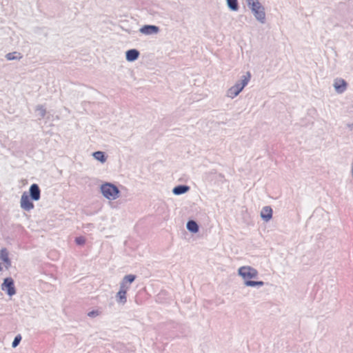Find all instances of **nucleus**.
I'll return each instance as SVG.
<instances>
[{
  "instance_id": "obj_18",
  "label": "nucleus",
  "mask_w": 353,
  "mask_h": 353,
  "mask_svg": "<svg viewBox=\"0 0 353 353\" xmlns=\"http://www.w3.org/2000/svg\"><path fill=\"white\" fill-rule=\"evenodd\" d=\"M6 58L7 60L12 61V60H20L22 58V55L21 53L18 52H9L6 55Z\"/></svg>"
},
{
  "instance_id": "obj_13",
  "label": "nucleus",
  "mask_w": 353,
  "mask_h": 353,
  "mask_svg": "<svg viewBox=\"0 0 353 353\" xmlns=\"http://www.w3.org/2000/svg\"><path fill=\"white\" fill-rule=\"evenodd\" d=\"M140 53L136 49H131L125 52V58L128 61H134L139 58Z\"/></svg>"
},
{
  "instance_id": "obj_23",
  "label": "nucleus",
  "mask_w": 353,
  "mask_h": 353,
  "mask_svg": "<svg viewBox=\"0 0 353 353\" xmlns=\"http://www.w3.org/2000/svg\"><path fill=\"white\" fill-rule=\"evenodd\" d=\"M248 6L259 1L258 0H245Z\"/></svg>"
},
{
  "instance_id": "obj_8",
  "label": "nucleus",
  "mask_w": 353,
  "mask_h": 353,
  "mask_svg": "<svg viewBox=\"0 0 353 353\" xmlns=\"http://www.w3.org/2000/svg\"><path fill=\"white\" fill-rule=\"evenodd\" d=\"M333 86L336 93L342 94L347 90V83L344 79L337 78L334 80Z\"/></svg>"
},
{
  "instance_id": "obj_7",
  "label": "nucleus",
  "mask_w": 353,
  "mask_h": 353,
  "mask_svg": "<svg viewBox=\"0 0 353 353\" xmlns=\"http://www.w3.org/2000/svg\"><path fill=\"white\" fill-rule=\"evenodd\" d=\"M20 206L22 209L26 211L32 210L34 207L32 202H31L30 196L27 192H23L21 197Z\"/></svg>"
},
{
  "instance_id": "obj_6",
  "label": "nucleus",
  "mask_w": 353,
  "mask_h": 353,
  "mask_svg": "<svg viewBox=\"0 0 353 353\" xmlns=\"http://www.w3.org/2000/svg\"><path fill=\"white\" fill-rule=\"evenodd\" d=\"M1 288V290L3 291H6L10 296H12L16 294L14 280L11 277H7L4 279Z\"/></svg>"
},
{
  "instance_id": "obj_21",
  "label": "nucleus",
  "mask_w": 353,
  "mask_h": 353,
  "mask_svg": "<svg viewBox=\"0 0 353 353\" xmlns=\"http://www.w3.org/2000/svg\"><path fill=\"white\" fill-rule=\"evenodd\" d=\"M99 315V312L98 310H92L88 313V316L92 318L96 317Z\"/></svg>"
},
{
  "instance_id": "obj_5",
  "label": "nucleus",
  "mask_w": 353,
  "mask_h": 353,
  "mask_svg": "<svg viewBox=\"0 0 353 353\" xmlns=\"http://www.w3.org/2000/svg\"><path fill=\"white\" fill-rule=\"evenodd\" d=\"M249 8L252 10L254 17L257 21L261 23H264L265 21V12L263 6L259 1L248 6Z\"/></svg>"
},
{
  "instance_id": "obj_3",
  "label": "nucleus",
  "mask_w": 353,
  "mask_h": 353,
  "mask_svg": "<svg viewBox=\"0 0 353 353\" xmlns=\"http://www.w3.org/2000/svg\"><path fill=\"white\" fill-rule=\"evenodd\" d=\"M251 79V74L247 72L245 74L241 77V79L235 83L234 85L230 87L226 91V97L230 99H234L237 97L243 88L248 84Z\"/></svg>"
},
{
  "instance_id": "obj_20",
  "label": "nucleus",
  "mask_w": 353,
  "mask_h": 353,
  "mask_svg": "<svg viewBox=\"0 0 353 353\" xmlns=\"http://www.w3.org/2000/svg\"><path fill=\"white\" fill-rule=\"evenodd\" d=\"M21 337L20 335L17 336L12 341V346L16 347L20 343Z\"/></svg>"
},
{
  "instance_id": "obj_19",
  "label": "nucleus",
  "mask_w": 353,
  "mask_h": 353,
  "mask_svg": "<svg viewBox=\"0 0 353 353\" xmlns=\"http://www.w3.org/2000/svg\"><path fill=\"white\" fill-rule=\"evenodd\" d=\"M35 110L38 112V115L40 117V119H43L46 114V108L41 105H38L36 107Z\"/></svg>"
},
{
  "instance_id": "obj_16",
  "label": "nucleus",
  "mask_w": 353,
  "mask_h": 353,
  "mask_svg": "<svg viewBox=\"0 0 353 353\" xmlns=\"http://www.w3.org/2000/svg\"><path fill=\"white\" fill-rule=\"evenodd\" d=\"M186 227L191 232L196 233L199 231V225L196 222L193 220L188 221Z\"/></svg>"
},
{
  "instance_id": "obj_17",
  "label": "nucleus",
  "mask_w": 353,
  "mask_h": 353,
  "mask_svg": "<svg viewBox=\"0 0 353 353\" xmlns=\"http://www.w3.org/2000/svg\"><path fill=\"white\" fill-rule=\"evenodd\" d=\"M226 4L231 11L236 12L239 10V3L237 0H226Z\"/></svg>"
},
{
  "instance_id": "obj_10",
  "label": "nucleus",
  "mask_w": 353,
  "mask_h": 353,
  "mask_svg": "<svg viewBox=\"0 0 353 353\" xmlns=\"http://www.w3.org/2000/svg\"><path fill=\"white\" fill-rule=\"evenodd\" d=\"M30 196L34 201H39L41 196V190L37 184H32L30 187Z\"/></svg>"
},
{
  "instance_id": "obj_2",
  "label": "nucleus",
  "mask_w": 353,
  "mask_h": 353,
  "mask_svg": "<svg viewBox=\"0 0 353 353\" xmlns=\"http://www.w3.org/2000/svg\"><path fill=\"white\" fill-rule=\"evenodd\" d=\"M136 279L134 274L125 275L121 280L119 284V290L116 294V301L118 304L124 305L127 302L126 294L128 290L130 288V285Z\"/></svg>"
},
{
  "instance_id": "obj_4",
  "label": "nucleus",
  "mask_w": 353,
  "mask_h": 353,
  "mask_svg": "<svg viewBox=\"0 0 353 353\" xmlns=\"http://www.w3.org/2000/svg\"><path fill=\"white\" fill-rule=\"evenodd\" d=\"M100 192L103 196L108 200L114 201L120 196L119 188L112 183L105 182L101 185Z\"/></svg>"
},
{
  "instance_id": "obj_11",
  "label": "nucleus",
  "mask_w": 353,
  "mask_h": 353,
  "mask_svg": "<svg viewBox=\"0 0 353 353\" xmlns=\"http://www.w3.org/2000/svg\"><path fill=\"white\" fill-rule=\"evenodd\" d=\"M0 259L5 263L6 269H9L11 266V261L9 259V253L6 248H2L0 251Z\"/></svg>"
},
{
  "instance_id": "obj_1",
  "label": "nucleus",
  "mask_w": 353,
  "mask_h": 353,
  "mask_svg": "<svg viewBox=\"0 0 353 353\" xmlns=\"http://www.w3.org/2000/svg\"><path fill=\"white\" fill-rule=\"evenodd\" d=\"M238 275L243 280V283L247 287L261 288L264 285V282L259 281H252L258 278L259 272L250 265H243L237 270Z\"/></svg>"
},
{
  "instance_id": "obj_14",
  "label": "nucleus",
  "mask_w": 353,
  "mask_h": 353,
  "mask_svg": "<svg viewBox=\"0 0 353 353\" xmlns=\"http://www.w3.org/2000/svg\"><path fill=\"white\" fill-rule=\"evenodd\" d=\"M190 190V187L185 185H180L174 187L172 192L175 195H180L186 193Z\"/></svg>"
},
{
  "instance_id": "obj_9",
  "label": "nucleus",
  "mask_w": 353,
  "mask_h": 353,
  "mask_svg": "<svg viewBox=\"0 0 353 353\" xmlns=\"http://www.w3.org/2000/svg\"><path fill=\"white\" fill-rule=\"evenodd\" d=\"M159 30V28L154 25H145L139 29V32L145 35L157 34Z\"/></svg>"
},
{
  "instance_id": "obj_12",
  "label": "nucleus",
  "mask_w": 353,
  "mask_h": 353,
  "mask_svg": "<svg viewBox=\"0 0 353 353\" xmlns=\"http://www.w3.org/2000/svg\"><path fill=\"white\" fill-rule=\"evenodd\" d=\"M261 216L265 221H269L272 217V209L271 207H263L261 212Z\"/></svg>"
},
{
  "instance_id": "obj_15",
  "label": "nucleus",
  "mask_w": 353,
  "mask_h": 353,
  "mask_svg": "<svg viewBox=\"0 0 353 353\" xmlns=\"http://www.w3.org/2000/svg\"><path fill=\"white\" fill-rule=\"evenodd\" d=\"M92 157L97 161H99L101 163H104L107 161V157L105 153L102 151H97L92 153Z\"/></svg>"
},
{
  "instance_id": "obj_22",
  "label": "nucleus",
  "mask_w": 353,
  "mask_h": 353,
  "mask_svg": "<svg viewBox=\"0 0 353 353\" xmlns=\"http://www.w3.org/2000/svg\"><path fill=\"white\" fill-rule=\"evenodd\" d=\"M85 239L82 236H80V237H77L75 239V242L77 243V244L78 245H83L85 243Z\"/></svg>"
}]
</instances>
